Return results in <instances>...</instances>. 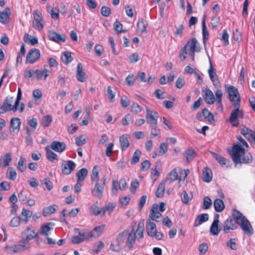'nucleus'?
I'll list each match as a JSON object with an SVG mask.
<instances>
[{"label":"nucleus","mask_w":255,"mask_h":255,"mask_svg":"<svg viewBox=\"0 0 255 255\" xmlns=\"http://www.w3.org/2000/svg\"><path fill=\"white\" fill-rule=\"evenodd\" d=\"M212 179V170L208 167H204L202 170V180L205 182L209 183Z\"/></svg>","instance_id":"nucleus-31"},{"label":"nucleus","mask_w":255,"mask_h":255,"mask_svg":"<svg viewBox=\"0 0 255 255\" xmlns=\"http://www.w3.org/2000/svg\"><path fill=\"white\" fill-rule=\"evenodd\" d=\"M150 136L151 138H153L155 137L159 136L160 134V129L159 128L158 125H153L150 126Z\"/></svg>","instance_id":"nucleus-42"},{"label":"nucleus","mask_w":255,"mask_h":255,"mask_svg":"<svg viewBox=\"0 0 255 255\" xmlns=\"http://www.w3.org/2000/svg\"><path fill=\"white\" fill-rule=\"evenodd\" d=\"M32 215V212L30 210L22 208L20 214V219L21 221L27 223L30 220Z\"/></svg>","instance_id":"nucleus-34"},{"label":"nucleus","mask_w":255,"mask_h":255,"mask_svg":"<svg viewBox=\"0 0 255 255\" xmlns=\"http://www.w3.org/2000/svg\"><path fill=\"white\" fill-rule=\"evenodd\" d=\"M212 205V201L209 196H206L204 198L203 204L202 206V208L204 210H206L211 207Z\"/></svg>","instance_id":"nucleus-64"},{"label":"nucleus","mask_w":255,"mask_h":255,"mask_svg":"<svg viewBox=\"0 0 255 255\" xmlns=\"http://www.w3.org/2000/svg\"><path fill=\"white\" fill-rule=\"evenodd\" d=\"M79 209L76 208H73L69 213L68 214H66V209H63L62 211V214L63 215V216L64 217H67L68 215H69L71 217H75L76 216V215L78 214V212H79Z\"/></svg>","instance_id":"nucleus-60"},{"label":"nucleus","mask_w":255,"mask_h":255,"mask_svg":"<svg viewBox=\"0 0 255 255\" xmlns=\"http://www.w3.org/2000/svg\"><path fill=\"white\" fill-rule=\"evenodd\" d=\"M55 224L53 222H48L43 224L40 231V234L47 237L50 234V231L53 230Z\"/></svg>","instance_id":"nucleus-24"},{"label":"nucleus","mask_w":255,"mask_h":255,"mask_svg":"<svg viewBox=\"0 0 255 255\" xmlns=\"http://www.w3.org/2000/svg\"><path fill=\"white\" fill-rule=\"evenodd\" d=\"M202 96L208 104L212 105L216 101V98L215 99L213 92L209 88H206L203 91Z\"/></svg>","instance_id":"nucleus-21"},{"label":"nucleus","mask_w":255,"mask_h":255,"mask_svg":"<svg viewBox=\"0 0 255 255\" xmlns=\"http://www.w3.org/2000/svg\"><path fill=\"white\" fill-rule=\"evenodd\" d=\"M20 119L18 118H12L10 121L9 129L10 133L15 135L18 134L20 128Z\"/></svg>","instance_id":"nucleus-17"},{"label":"nucleus","mask_w":255,"mask_h":255,"mask_svg":"<svg viewBox=\"0 0 255 255\" xmlns=\"http://www.w3.org/2000/svg\"><path fill=\"white\" fill-rule=\"evenodd\" d=\"M135 81L134 76L132 74H129L125 80L126 84L129 86H132L134 84Z\"/></svg>","instance_id":"nucleus-63"},{"label":"nucleus","mask_w":255,"mask_h":255,"mask_svg":"<svg viewBox=\"0 0 255 255\" xmlns=\"http://www.w3.org/2000/svg\"><path fill=\"white\" fill-rule=\"evenodd\" d=\"M116 207V204L113 203H109L107 205H105L102 208L103 216H105L106 212L111 213L114 210Z\"/></svg>","instance_id":"nucleus-54"},{"label":"nucleus","mask_w":255,"mask_h":255,"mask_svg":"<svg viewBox=\"0 0 255 255\" xmlns=\"http://www.w3.org/2000/svg\"><path fill=\"white\" fill-rule=\"evenodd\" d=\"M110 249L115 252H119L122 250V244L115 240L111 243Z\"/></svg>","instance_id":"nucleus-55"},{"label":"nucleus","mask_w":255,"mask_h":255,"mask_svg":"<svg viewBox=\"0 0 255 255\" xmlns=\"http://www.w3.org/2000/svg\"><path fill=\"white\" fill-rule=\"evenodd\" d=\"M161 217L162 214L159 212L158 205L157 204H153L150 211L149 220L158 222L161 220Z\"/></svg>","instance_id":"nucleus-16"},{"label":"nucleus","mask_w":255,"mask_h":255,"mask_svg":"<svg viewBox=\"0 0 255 255\" xmlns=\"http://www.w3.org/2000/svg\"><path fill=\"white\" fill-rule=\"evenodd\" d=\"M30 247L29 241L23 238L19 241L18 244L12 245L11 249L13 253H18L28 250Z\"/></svg>","instance_id":"nucleus-10"},{"label":"nucleus","mask_w":255,"mask_h":255,"mask_svg":"<svg viewBox=\"0 0 255 255\" xmlns=\"http://www.w3.org/2000/svg\"><path fill=\"white\" fill-rule=\"evenodd\" d=\"M136 235L134 228L133 227L128 236L126 246L129 249H131L134 245Z\"/></svg>","instance_id":"nucleus-27"},{"label":"nucleus","mask_w":255,"mask_h":255,"mask_svg":"<svg viewBox=\"0 0 255 255\" xmlns=\"http://www.w3.org/2000/svg\"><path fill=\"white\" fill-rule=\"evenodd\" d=\"M219 224L216 221L213 222L210 229V232L211 235L217 236L219 234L222 229L219 228Z\"/></svg>","instance_id":"nucleus-44"},{"label":"nucleus","mask_w":255,"mask_h":255,"mask_svg":"<svg viewBox=\"0 0 255 255\" xmlns=\"http://www.w3.org/2000/svg\"><path fill=\"white\" fill-rule=\"evenodd\" d=\"M146 114L145 119L147 123L150 125L157 124V119L159 118L158 113L154 110H150L148 107H145Z\"/></svg>","instance_id":"nucleus-12"},{"label":"nucleus","mask_w":255,"mask_h":255,"mask_svg":"<svg viewBox=\"0 0 255 255\" xmlns=\"http://www.w3.org/2000/svg\"><path fill=\"white\" fill-rule=\"evenodd\" d=\"M168 150V144L165 142H161L158 149L154 151L152 155V157L155 158L157 156H161L165 154Z\"/></svg>","instance_id":"nucleus-25"},{"label":"nucleus","mask_w":255,"mask_h":255,"mask_svg":"<svg viewBox=\"0 0 255 255\" xmlns=\"http://www.w3.org/2000/svg\"><path fill=\"white\" fill-rule=\"evenodd\" d=\"M10 14V10L8 7H6L2 11H0V22L2 24H5Z\"/></svg>","instance_id":"nucleus-33"},{"label":"nucleus","mask_w":255,"mask_h":255,"mask_svg":"<svg viewBox=\"0 0 255 255\" xmlns=\"http://www.w3.org/2000/svg\"><path fill=\"white\" fill-rule=\"evenodd\" d=\"M88 173V170L86 168H82L76 173L77 180L78 182H83Z\"/></svg>","instance_id":"nucleus-38"},{"label":"nucleus","mask_w":255,"mask_h":255,"mask_svg":"<svg viewBox=\"0 0 255 255\" xmlns=\"http://www.w3.org/2000/svg\"><path fill=\"white\" fill-rule=\"evenodd\" d=\"M63 62L65 64H68L73 60L71 56V53L69 51H65L63 53L62 57Z\"/></svg>","instance_id":"nucleus-57"},{"label":"nucleus","mask_w":255,"mask_h":255,"mask_svg":"<svg viewBox=\"0 0 255 255\" xmlns=\"http://www.w3.org/2000/svg\"><path fill=\"white\" fill-rule=\"evenodd\" d=\"M114 29L117 34L125 32V30L123 29V24L117 20H116L114 23Z\"/></svg>","instance_id":"nucleus-61"},{"label":"nucleus","mask_w":255,"mask_h":255,"mask_svg":"<svg viewBox=\"0 0 255 255\" xmlns=\"http://www.w3.org/2000/svg\"><path fill=\"white\" fill-rule=\"evenodd\" d=\"M129 136L128 134H124L119 138L120 148L122 151H125L129 146Z\"/></svg>","instance_id":"nucleus-26"},{"label":"nucleus","mask_w":255,"mask_h":255,"mask_svg":"<svg viewBox=\"0 0 255 255\" xmlns=\"http://www.w3.org/2000/svg\"><path fill=\"white\" fill-rule=\"evenodd\" d=\"M213 157L218 161V162L222 166L226 167L228 166V164L230 163V161L225 158L224 157L220 154H218L216 153L211 151V152Z\"/></svg>","instance_id":"nucleus-28"},{"label":"nucleus","mask_w":255,"mask_h":255,"mask_svg":"<svg viewBox=\"0 0 255 255\" xmlns=\"http://www.w3.org/2000/svg\"><path fill=\"white\" fill-rule=\"evenodd\" d=\"M240 133L252 144H255V132L247 127L240 128Z\"/></svg>","instance_id":"nucleus-13"},{"label":"nucleus","mask_w":255,"mask_h":255,"mask_svg":"<svg viewBox=\"0 0 255 255\" xmlns=\"http://www.w3.org/2000/svg\"><path fill=\"white\" fill-rule=\"evenodd\" d=\"M208 73L212 81L213 85L216 88H219L221 87V83L218 78V76L216 74V70L214 68L211 61L210 60V67L208 70Z\"/></svg>","instance_id":"nucleus-15"},{"label":"nucleus","mask_w":255,"mask_h":255,"mask_svg":"<svg viewBox=\"0 0 255 255\" xmlns=\"http://www.w3.org/2000/svg\"><path fill=\"white\" fill-rule=\"evenodd\" d=\"M146 231L148 236L155 238L156 240H161L163 234L160 232H157L156 224L150 220H147L145 224Z\"/></svg>","instance_id":"nucleus-5"},{"label":"nucleus","mask_w":255,"mask_h":255,"mask_svg":"<svg viewBox=\"0 0 255 255\" xmlns=\"http://www.w3.org/2000/svg\"><path fill=\"white\" fill-rule=\"evenodd\" d=\"M0 158L1 160H3L2 166L4 168L9 166L12 160V156L10 152L6 153L4 156H0Z\"/></svg>","instance_id":"nucleus-48"},{"label":"nucleus","mask_w":255,"mask_h":255,"mask_svg":"<svg viewBox=\"0 0 255 255\" xmlns=\"http://www.w3.org/2000/svg\"><path fill=\"white\" fill-rule=\"evenodd\" d=\"M214 206L216 212H221L225 208L224 202L221 199H216L214 201Z\"/></svg>","instance_id":"nucleus-45"},{"label":"nucleus","mask_w":255,"mask_h":255,"mask_svg":"<svg viewBox=\"0 0 255 255\" xmlns=\"http://www.w3.org/2000/svg\"><path fill=\"white\" fill-rule=\"evenodd\" d=\"M216 106L217 109L220 111L223 112L224 110L223 106L222 103L223 93L220 89H217L215 92Z\"/></svg>","instance_id":"nucleus-32"},{"label":"nucleus","mask_w":255,"mask_h":255,"mask_svg":"<svg viewBox=\"0 0 255 255\" xmlns=\"http://www.w3.org/2000/svg\"><path fill=\"white\" fill-rule=\"evenodd\" d=\"M66 145L64 142L53 141L50 144L49 148L57 152L61 153L66 149Z\"/></svg>","instance_id":"nucleus-23"},{"label":"nucleus","mask_w":255,"mask_h":255,"mask_svg":"<svg viewBox=\"0 0 255 255\" xmlns=\"http://www.w3.org/2000/svg\"><path fill=\"white\" fill-rule=\"evenodd\" d=\"M104 191V187L99 182H96L94 188L92 190V195L98 198H101Z\"/></svg>","instance_id":"nucleus-29"},{"label":"nucleus","mask_w":255,"mask_h":255,"mask_svg":"<svg viewBox=\"0 0 255 255\" xmlns=\"http://www.w3.org/2000/svg\"><path fill=\"white\" fill-rule=\"evenodd\" d=\"M228 151L235 164H249L253 161V156L251 153L247 152L245 149L239 144L235 143Z\"/></svg>","instance_id":"nucleus-2"},{"label":"nucleus","mask_w":255,"mask_h":255,"mask_svg":"<svg viewBox=\"0 0 255 255\" xmlns=\"http://www.w3.org/2000/svg\"><path fill=\"white\" fill-rule=\"evenodd\" d=\"M165 191V182L162 181L159 183L155 192V195L157 198L163 197Z\"/></svg>","instance_id":"nucleus-49"},{"label":"nucleus","mask_w":255,"mask_h":255,"mask_svg":"<svg viewBox=\"0 0 255 255\" xmlns=\"http://www.w3.org/2000/svg\"><path fill=\"white\" fill-rule=\"evenodd\" d=\"M45 149L46 152V157L48 160L51 162H54V161H58V157L57 154L52 151L50 150L49 146H46Z\"/></svg>","instance_id":"nucleus-41"},{"label":"nucleus","mask_w":255,"mask_h":255,"mask_svg":"<svg viewBox=\"0 0 255 255\" xmlns=\"http://www.w3.org/2000/svg\"><path fill=\"white\" fill-rule=\"evenodd\" d=\"M209 220V216L206 213H203L199 215L195 220L194 223V227H198L203 222H205Z\"/></svg>","instance_id":"nucleus-35"},{"label":"nucleus","mask_w":255,"mask_h":255,"mask_svg":"<svg viewBox=\"0 0 255 255\" xmlns=\"http://www.w3.org/2000/svg\"><path fill=\"white\" fill-rule=\"evenodd\" d=\"M23 40L25 42L31 45H34L38 43V39L36 37H32L28 33H25L23 36Z\"/></svg>","instance_id":"nucleus-43"},{"label":"nucleus","mask_w":255,"mask_h":255,"mask_svg":"<svg viewBox=\"0 0 255 255\" xmlns=\"http://www.w3.org/2000/svg\"><path fill=\"white\" fill-rule=\"evenodd\" d=\"M33 27L38 30H41L44 28V22L41 12L38 10L33 11Z\"/></svg>","instance_id":"nucleus-9"},{"label":"nucleus","mask_w":255,"mask_h":255,"mask_svg":"<svg viewBox=\"0 0 255 255\" xmlns=\"http://www.w3.org/2000/svg\"><path fill=\"white\" fill-rule=\"evenodd\" d=\"M99 166L95 165L92 170V173L91 175V179L92 181H99Z\"/></svg>","instance_id":"nucleus-52"},{"label":"nucleus","mask_w":255,"mask_h":255,"mask_svg":"<svg viewBox=\"0 0 255 255\" xmlns=\"http://www.w3.org/2000/svg\"><path fill=\"white\" fill-rule=\"evenodd\" d=\"M22 235L25 239L31 241L38 236V234L33 229V227H27L22 233Z\"/></svg>","instance_id":"nucleus-20"},{"label":"nucleus","mask_w":255,"mask_h":255,"mask_svg":"<svg viewBox=\"0 0 255 255\" xmlns=\"http://www.w3.org/2000/svg\"><path fill=\"white\" fill-rule=\"evenodd\" d=\"M229 99L233 107H240L241 98L238 90L233 86H229L227 89Z\"/></svg>","instance_id":"nucleus-6"},{"label":"nucleus","mask_w":255,"mask_h":255,"mask_svg":"<svg viewBox=\"0 0 255 255\" xmlns=\"http://www.w3.org/2000/svg\"><path fill=\"white\" fill-rule=\"evenodd\" d=\"M133 119L132 116L129 114H127L125 117L122 119L121 123L123 126H127L130 123H132Z\"/></svg>","instance_id":"nucleus-59"},{"label":"nucleus","mask_w":255,"mask_h":255,"mask_svg":"<svg viewBox=\"0 0 255 255\" xmlns=\"http://www.w3.org/2000/svg\"><path fill=\"white\" fill-rule=\"evenodd\" d=\"M183 156L186 158L187 162H189L193 160L197 155L196 151L192 147L187 148L183 153Z\"/></svg>","instance_id":"nucleus-30"},{"label":"nucleus","mask_w":255,"mask_h":255,"mask_svg":"<svg viewBox=\"0 0 255 255\" xmlns=\"http://www.w3.org/2000/svg\"><path fill=\"white\" fill-rule=\"evenodd\" d=\"M202 115L204 119L210 123H212L214 122L213 115L206 108H204L202 110V112L200 114V116L201 117Z\"/></svg>","instance_id":"nucleus-37"},{"label":"nucleus","mask_w":255,"mask_h":255,"mask_svg":"<svg viewBox=\"0 0 255 255\" xmlns=\"http://www.w3.org/2000/svg\"><path fill=\"white\" fill-rule=\"evenodd\" d=\"M5 174L6 177L11 181L15 180L17 177L16 171L13 167H8Z\"/></svg>","instance_id":"nucleus-36"},{"label":"nucleus","mask_w":255,"mask_h":255,"mask_svg":"<svg viewBox=\"0 0 255 255\" xmlns=\"http://www.w3.org/2000/svg\"><path fill=\"white\" fill-rule=\"evenodd\" d=\"M57 206L56 205L49 206L43 209L42 215L44 217H47L52 214H54L56 211Z\"/></svg>","instance_id":"nucleus-39"},{"label":"nucleus","mask_w":255,"mask_h":255,"mask_svg":"<svg viewBox=\"0 0 255 255\" xmlns=\"http://www.w3.org/2000/svg\"><path fill=\"white\" fill-rule=\"evenodd\" d=\"M105 228V225L103 224L102 225L95 227L91 232H92L93 238H98L103 232Z\"/></svg>","instance_id":"nucleus-47"},{"label":"nucleus","mask_w":255,"mask_h":255,"mask_svg":"<svg viewBox=\"0 0 255 255\" xmlns=\"http://www.w3.org/2000/svg\"><path fill=\"white\" fill-rule=\"evenodd\" d=\"M131 112L135 114H138L141 112V107L136 102H133L131 106Z\"/></svg>","instance_id":"nucleus-62"},{"label":"nucleus","mask_w":255,"mask_h":255,"mask_svg":"<svg viewBox=\"0 0 255 255\" xmlns=\"http://www.w3.org/2000/svg\"><path fill=\"white\" fill-rule=\"evenodd\" d=\"M143 232L144 224L143 223L140 222L138 224L137 229L136 231H135V235L136 234L137 235L136 238L137 240H140L143 238Z\"/></svg>","instance_id":"nucleus-51"},{"label":"nucleus","mask_w":255,"mask_h":255,"mask_svg":"<svg viewBox=\"0 0 255 255\" xmlns=\"http://www.w3.org/2000/svg\"><path fill=\"white\" fill-rule=\"evenodd\" d=\"M40 51L38 49L32 48L27 53L25 59L26 64H33L40 58Z\"/></svg>","instance_id":"nucleus-11"},{"label":"nucleus","mask_w":255,"mask_h":255,"mask_svg":"<svg viewBox=\"0 0 255 255\" xmlns=\"http://www.w3.org/2000/svg\"><path fill=\"white\" fill-rule=\"evenodd\" d=\"M76 76L77 80L81 82H84L88 79V76L83 71V67L81 63H79L77 65Z\"/></svg>","instance_id":"nucleus-22"},{"label":"nucleus","mask_w":255,"mask_h":255,"mask_svg":"<svg viewBox=\"0 0 255 255\" xmlns=\"http://www.w3.org/2000/svg\"><path fill=\"white\" fill-rule=\"evenodd\" d=\"M199 44L195 38L188 40L179 52V58L182 61L184 60L187 55H190L192 61L195 59V52H200Z\"/></svg>","instance_id":"nucleus-3"},{"label":"nucleus","mask_w":255,"mask_h":255,"mask_svg":"<svg viewBox=\"0 0 255 255\" xmlns=\"http://www.w3.org/2000/svg\"><path fill=\"white\" fill-rule=\"evenodd\" d=\"M26 161V160L25 158L22 156L20 157L17 163V168L21 172H24L26 169L27 166L25 164Z\"/></svg>","instance_id":"nucleus-50"},{"label":"nucleus","mask_w":255,"mask_h":255,"mask_svg":"<svg viewBox=\"0 0 255 255\" xmlns=\"http://www.w3.org/2000/svg\"><path fill=\"white\" fill-rule=\"evenodd\" d=\"M48 37L51 41L60 43L65 41V35H61L54 30H48L47 32Z\"/></svg>","instance_id":"nucleus-19"},{"label":"nucleus","mask_w":255,"mask_h":255,"mask_svg":"<svg viewBox=\"0 0 255 255\" xmlns=\"http://www.w3.org/2000/svg\"><path fill=\"white\" fill-rule=\"evenodd\" d=\"M76 166V163L71 160H68L66 162H62L61 167L63 175H69L75 170Z\"/></svg>","instance_id":"nucleus-14"},{"label":"nucleus","mask_w":255,"mask_h":255,"mask_svg":"<svg viewBox=\"0 0 255 255\" xmlns=\"http://www.w3.org/2000/svg\"><path fill=\"white\" fill-rule=\"evenodd\" d=\"M128 232L127 230H126L123 231L118 234L116 241L122 245L124 243V241L128 235Z\"/></svg>","instance_id":"nucleus-58"},{"label":"nucleus","mask_w":255,"mask_h":255,"mask_svg":"<svg viewBox=\"0 0 255 255\" xmlns=\"http://www.w3.org/2000/svg\"><path fill=\"white\" fill-rule=\"evenodd\" d=\"M91 212L92 214L97 216L102 213L103 214L102 208L100 210L98 207V202L92 205L91 207Z\"/></svg>","instance_id":"nucleus-56"},{"label":"nucleus","mask_w":255,"mask_h":255,"mask_svg":"<svg viewBox=\"0 0 255 255\" xmlns=\"http://www.w3.org/2000/svg\"><path fill=\"white\" fill-rule=\"evenodd\" d=\"M22 92L20 87L18 88V92L16 101L13 106H12V97H6L2 104H0V114H3L7 111H13L16 112L17 110V107L21 99Z\"/></svg>","instance_id":"nucleus-4"},{"label":"nucleus","mask_w":255,"mask_h":255,"mask_svg":"<svg viewBox=\"0 0 255 255\" xmlns=\"http://www.w3.org/2000/svg\"><path fill=\"white\" fill-rule=\"evenodd\" d=\"M238 225L245 234L249 236L253 234V229L249 221L239 211L234 208L232 211V215L224 221L221 229L225 234H228L237 229Z\"/></svg>","instance_id":"nucleus-1"},{"label":"nucleus","mask_w":255,"mask_h":255,"mask_svg":"<svg viewBox=\"0 0 255 255\" xmlns=\"http://www.w3.org/2000/svg\"><path fill=\"white\" fill-rule=\"evenodd\" d=\"M235 109L231 113L229 121L233 127H237L239 125V122L238 118H244V113L243 110H240V107H234Z\"/></svg>","instance_id":"nucleus-8"},{"label":"nucleus","mask_w":255,"mask_h":255,"mask_svg":"<svg viewBox=\"0 0 255 255\" xmlns=\"http://www.w3.org/2000/svg\"><path fill=\"white\" fill-rule=\"evenodd\" d=\"M206 15H204L202 20V29L203 34V40L204 42L207 40L209 37V33L206 26L205 23Z\"/></svg>","instance_id":"nucleus-46"},{"label":"nucleus","mask_w":255,"mask_h":255,"mask_svg":"<svg viewBox=\"0 0 255 255\" xmlns=\"http://www.w3.org/2000/svg\"><path fill=\"white\" fill-rule=\"evenodd\" d=\"M137 26L138 30L141 34H145L147 33L146 27L147 26V23L146 21L143 19H139Z\"/></svg>","instance_id":"nucleus-40"},{"label":"nucleus","mask_w":255,"mask_h":255,"mask_svg":"<svg viewBox=\"0 0 255 255\" xmlns=\"http://www.w3.org/2000/svg\"><path fill=\"white\" fill-rule=\"evenodd\" d=\"M47 66L44 65L43 69L42 71L36 69L34 71V74H35L36 79H40L42 81H45L47 77L49 76L51 73V71L47 69Z\"/></svg>","instance_id":"nucleus-18"},{"label":"nucleus","mask_w":255,"mask_h":255,"mask_svg":"<svg viewBox=\"0 0 255 255\" xmlns=\"http://www.w3.org/2000/svg\"><path fill=\"white\" fill-rule=\"evenodd\" d=\"M141 156V151L137 149L135 150L132 155V157L130 160V163L132 165H134L139 161Z\"/></svg>","instance_id":"nucleus-53"},{"label":"nucleus","mask_w":255,"mask_h":255,"mask_svg":"<svg viewBox=\"0 0 255 255\" xmlns=\"http://www.w3.org/2000/svg\"><path fill=\"white\" fill-rule=\"evenodd\" d=\"M189 172L190 171L188 169H183L180 171V175L178 176L176 169L174 168L168 174L166 180L170 181V182H172L177 179H178L179 181H181L183 179V181L184 182L189 174Z\"/></svg>","instance_id":"nucleus-7"}]
</instances>
